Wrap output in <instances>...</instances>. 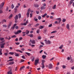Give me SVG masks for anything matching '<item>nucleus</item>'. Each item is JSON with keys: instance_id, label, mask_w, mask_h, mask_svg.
Returning <instances> with one entry per match:
<instances>
[{"instance_id": "obj_6", "label": "nucleus", "mask_w": 74, "mask_h": 74, "mask_svg": "<svg viewBox=\"0 0 74 74\" xmlns=\"http://www.w3.org/2000/svg\"><path fill=\"white\" fill-rule=\"evenodd\" d=\"M22 32V31L21 30H19L17 31L15 33V34H18L19 33H21Z\"/></svg>"}, {"instance_id": "obj_64", "label": "nucleus", "mask_w": 74, "mask_h": 74, "mask_svg": "<svg viewBox=\"0 0 74 74\" xmlns=\"http://www.w3.org/2000/svg\"><path fill=\"white\" fill-rule=\"evenodd\" d=\"M67 59L68 60H70V57H68L67 58Z\"/></svg>"}, {"instance_id": "obj_28", "label": "nucleus", "mask_w": 74, "mask_h": 74, "mask_svg": "<svg viewBox=\"0 0 74 74\" xmlns=\"http://www.w3.org/2000/svg\"><path fill=\"white\" fill-rule=\"evenodd\" d=\"M39 25L40 24L39 23H37L34 26H35V27H37V26H39Z\"/></svg>"}, {"instance_id": "obj_33", "label": "nucleus", "mask_w": 74, "mask_h": 74, "mask_svg": "<svg viewBox=\"0 0 74 74\" xmlns=\"http://www.w3.org/2000/svg\"><path fill=\"white\" fill-rule=\"evenodd\" d=\"M4 40V38H1V37L0 38V40L1 41H2L3 40Z\"/></svg>"}, {"instance_id": "obj_32", "label": "nucleus", "mask_w": 74, "mask_h": 74, "mask_svg": "<svg viewBox=\"0 0 74 74\" xmlns=\"http://www.w3.org/2000/svg\"><path fill=\"white\" fill-rule=\"evenodd\" d=\"M32 62H33L34 60V59H35V58L33 57V56H32Z\"/></svg>"}, {"instance_id": "obj_12", "label": "nucleus", "mask_w": 74, "mask_h": 74, "mask_svg": "<svg viewBox=\"0 0 74 74\" xmlns=\"http://www.w3.org/2000/svg\"><path fill=\"white\" fill-rule=\"evenodd\" d=\"M47 13H45L44 15H42V18H45V16H47Z\"/></svg>"}, {"instance_id": "obj_47", "label": "nucleus", "mask_w": 74, "mask_h": 74, "mask_svg": "<svg viewBox=\"0 0 74 74\" xmlns=\"http://www.w3.org/2000/svg\"><path fill=\"white\" fill-rule=\"evenodd\" d=\"M43 47V46L42 45H40L39 46V48H41Z\"/></svg>"}, {"instance_id": "obj_57", "label": "nucleus", "mask_w": 74, "mask_h": 74, "mask_svg": "<svg viewBox=\"0 0 74 74\" xmlns=\"http://www.w3.org/2000/svg\"><path fill=\"white\" fill-rule=\"evenodd\" d=\"M21 40H22V37L19 38V40L20 41H21Z\"/></svg>"}, {"instance_id": "obj_7", "label": "nucleus", "mask_w": 74, "mask_h": 74, "mask_svg": "<svg viewBox=\"0 0 74 74\" xmlns=\"http://www.w3.org/2000/svg\"><path fill=\"white\" fill-rule=\"evenodd\" d=\"M66 27L67 29L68 30H69L70 29V25H69V24H68L66 26Z\"/></svg>"}, {"instance_id": "obj_21", "label": "nucleus", "mask_w": 74, "mask_h": 74, "mask_svg": "<svg viewBox=\"0 0 74 74\" xmlns=\"http://www.w3.org/2000/svg\"><path fill=\"white\" fill-rule=\"evenodd\" d=\"M18 18L19 19H20V18H22V17H21V14L19 13L18 15Z\"/></svg>"}, {"instance_id": "obj_31", "label": "nucleus", "mask_w": 74, "mask_h": 74, "mask_svg": "<svg viewBox=\"0 0 74 74\" xmlns=\"http://www.w3.org/2000/svg\"><path fill=\"white\" fill-rule=\"evenodd\" d=\"M14 5L13 4H12L11 5L12 9H13V8H14Z\"/></svg>"}, {"instance_id": "obj_2", "label": "nucleus", "mask_w": 74, "mask_h": 74, "mask_svg": "<svg viewBox=\"0 0 74 74\" xmlns=\"http://www.w3.org/2000/svg\"><path fill=\"white\" fill-rule=\"evenodd\" d=\"M40 60L39 59H36L35 60L34 64L35 66H37V65L39 63Z\"/></svg>"}, {"instance_id": "obj_37", "label": "nucleus", "mask_w": 74, "mask_h": 74, "mask_svg": "<svg viewBox=\"0 0 74 74\" xmlns=\"http://www.w3.org/2000/svg\"><path fill=\"white\" fill-rule=\"evenodd\" d=\"M42 58L43 59L45 58H46V55H45V56L43 55L42 56Z\"/></svg>"}, {"instance_id": "obj_5", "label": "nucleus", "mask_w": 74, "mask_h": 74, "mask_svg": "<svg viewBox=\"0 0 74 74\" xmlns=\"http://www.w3.org/2000/svg\"><path fill=\"white\" fill-rule=\"evenodd\" d=\"M4 2H2L1 4L0 5V9H2V8L4 6Z\"/></svg>"}, {"instance_id": "obj_17", "label": "nucleus", "mask_w": 74, "mask_h": 74, "mask_svg": "<svg viewBox=\"0 0 74 74\" xmlns=\"http://www.w3.org/2000/svg\"><path fill=\"white\" fill-rule=\"evenodd\" d=\"M34 7L38 8L39 7V5L38 4H34Z\"/></svg>"}, {"instance_id": "obj_60", "label": "nucleus", "mask_w": 74, "mask_h": 74, "mask_svg": "<svg viewBox=\"0 0 74 74\" xmlns=\"http://www.w3.org/2000/svg\"><path fill=\"white\" fill-rule=\"evenodd\" d=\"M71 69L72 70H74V66L71 67Z\"/></svg>"}, {"instance_id": "obj_13", "label": "nucleus", "mask_w": 74, "mask_h": 74, "mask_svg": "<svg viewBox=\"0 0 74 74\" xmlns=\"http://www.w3.org/2000/svg\"><path fill=\"white\" fill-rule=\"evenodd\" d=\"M14 61V59H10L9 60H8L7 61V62H10H10H12V61Z\"/></svg>"}, {"instance_id": "obj_40", "label": "nucleus", "mask_w": 74, "mask_h": 74, "mask_svg": "<svg viewBox=\"0 0 74 74\" xmlns=\"http://www.w3.org/2000/svg\"><path fill=\"white\" fill-rule=\"evenodd\" d=\"M73 3V1H70L69 2V5H71V4H72Z\"/></svg>"}, {"instance_id": "obj_46", "label": "nucleus", "mask_w": 74, "mask_h": 74, "mask_svg": "<svg viewBox=\"0 0 74 74\" xmlns=\"http://www.w3.org/2000/svg\"><path fill=\"white\" fill-rule=\"evenodd\" d=\"M66 19H63L62 20V21L63 22H66Z\"/></svg>"}, {"instance_id": "obj_30", "label": "nucleus", "mask_w": 74, "mask_h": 74, "mask_svg": "<svg viewBox=\"0 0 74 74\" xmlns=\"http://www.w3.org/2000/svg\"><path fill=\"white\" fill-rule=\"evenodd\" d=\"M7 22V20H5V19L3 20L2 21V22L3 23V22Z\"/></svg>"}, {"instance_id": "obj_3", "label": "nucleus", "mask_w": 74, "mask_h": 74, "mask_svg": "<svg viewBox=\"0 0 74 74\" xmlns=\"http://www.w3.org/2000/svg\"><path fill=\"white\" fill-rule=\"evenodd\" d=\"M2 42H1L0 43V45L1 46V48H3L4 47V45L5 44V43H2Z\"/></svg>"}, {"instance_id": "obj_42", "label": "nucleus", "mask_w": 74, "mask_h": 74, "mask_svg": "<svg viewBox=\"0 0 74 74\" xmlns=\"http://www.w3.org/2000/svg\"><path fill=\"white\" fill-rule=\"evenodd\" d=\"M3 26L4 27H7V25H3Z\"/></svg>"}, {"instance_id": "obj_29", "label": "nucleus", "mask_w": 74, "mask_h": 74, "mask_svg": "<svg viewBox=\"0 0 74 74\" xmlns=\"http://www.w3.org/2000/svg\"><path fill=\"white\" fill-rule=\"evenodd\" d=\"M9 54H10V55H14V52H10L9 53Z\"/></svg>"}, {"instance_id": "obj_26", "label": "nucleus", "mask_w": 74, "mask_h": 74, "mask_svg": "<svg viewBox=\"0 0 74 74\" xmlns=\"http://www.w3.org/2000/svg\"><path fill=\"white\" fill-rule=\"evenodd\" d=\"M16 36L15 35L11 36V38H16Z\"/></svg>"}, {"instance_id": "obj_15", "label": "nucleus", "mask_w": 74, "mask_h": 74, "mask_svg": "<svg viewBox=\"0 0 74 74\" xmlns=\"http://www.w3.org/2000/svg\"><path fill=\"white\" fill-rule=\"evenodd\" d=\"M28 36H29L30 37L32 38L33 37V34H31L30 35H28Z\"/></svg>"}, {"instance_id": "obj_9", "label": "nucleus", "mask_w": 74, "mask_h": 74, "mask_svg": "<svg viewBox=\"0 0 74 74\" xmlns=\"http://www.w3.org/2000/svg\"><path fill=\"white\" fill-rule=\"evenodd\" d=\"M14 55L15 56H16L17 57H19V54L16 53H14Z\"/></svg>"}, {"instance_id": "obj_41", "label": "nucleus", "mask_w": 74, "mask_h": 74, "mask_svg": "<svg viewBox=\"0 0 74 74\" xmlns=\"http://www.w3.org/2000/svg\"><path fill=\"white\" fill-rule=\"evenodd\" d=\"M24 68H25V66H23L22 67H21L20 68V70L21 71L22 70V69H23Z\"/></svg>"}, {"instance_id": "obj_34", "label": "nucleus", "mask_w": 74, "mask_h": 74, "mask_svg": "<svg viewBox=\"0 0 74 74\" xmlns=\"http://www.w3.org/2000/svg\"><path fill=\"white\" fill-rule=\"evenodd\" d=\"M38 18L39 20H41V17L40 16H39L38 17Z\"/></svg>"}, {"instance_id": "obj_38", "label": "nucleus", "mask_w": 74, "mask_h": 74, "mask_svg": "<svg viewBox=\"0 0 74 74\" xmlns=\"http://www.w3.org/2000/svg\"><path fill=\"white\" fill-rule=\"evenodd\" d=\"M32 16H33V14L32 13H30V18H32Z\"/></svg>"}, {"instance_id": "obj_1", "label": "nucleus", "mask_w": 74, "mask_h": 74, "mask_svg": "<svg viewBox=\"0 0 74 74\" xmlns=\"http://www.w3.org/2000/svg\"><path fill=\"white\" fill-rule=\"evenodd\" d=\"M45 42L46 43V44H51L52 43V42L51 41L48 40H45Z\"/></svg>"}, {"instance_id": "obj_49", "label": "nucleus", "mask_w": 74, "mask_h": 74, "mask_svg": "<svg viewBox=\"0 0 74 74\" xmlns=\"http://www.w3.org/2000/svg\"><path fill=\"white\" fill-rule=\"evenodd\" d=\"M3 12V10H0V14H2Z\"/></svg>"}, {"instance_id": "obj_8", "label": "nucleus", "mask_w": 74, "mask_h": 74, "mask_svg": "<svg viewBox=\"0 0 74 74\" xmlns=\"http://www.w3.org/2000/svg\"><path fill=\"white\" fill-rule=\"evenodd\" d=\"M12 22H10L9 23L8 25V28H10V26H11V25H12Z\"/></svg>"}, {"instance_id": "obj_19", "label": "nucleus", "mask_w": 74, "mask_h": 74, "mask_svg": "<svg viewBox=\"0 0 74 74\" xmlns=\"http://www.w3.org/2000/svg\"><path fill=\"white\" fill-rule=\"evenodd\" d=\"M3 54L2 53V49L0 48V55H1Z\"/></svg>"}, {"instance_id": "obj_18", "label": "nucleus", "mask_w": 74, "mask_h": 74, "mask_svg": "<svg viewBox=\"0 0 74 74\" xmlns=\"http://www.w3.org/2000/svg\"><path fill=\"white\" fill-rule=\"evenodd\" d=\"M63 45H61L60 47H59V49H62V48L63 47Z\"/></svg>"}, {"instance_id": "obj_55", "label": "nucleus", "mask_w": 74, "mask_h": 74, "mask_svg": "<svg viewBox=\"0 0 74 74\" xmlns=\"http://www.w3.org/2000/svg\"><path fill=\"white\" fill-rule=\"evenodd\" d=\"M52 24H50V25H49L48 26V27H52Z\"/></svg>"}, {"instance_id": "obj_61", "label": "nucleus", "mask_w": 74, "mask_h": 74, "mask_svg": "<svg viewBox=\"0 0 74 74\" xmlns=\"http://www.w3.org/2000/svg\"><path fill=\"white\" fill-rule=\"evenodd\" d=\"M40 44H42V45H44V43L42 42H40Z\"/></svg>"}, {"instance_id": "obj_51", "label": "nucleus", "mask_w": 74, "mask_h": 74, "mask_svg": "<svg viewBox=\"0 0 74 74\" xmlns=\"http://www.w3.org/2000/svg\"><path fill=\"white\" fill-rule=\"evenodd\" d=\"M30 9L29 8L27 11V12H29V13H30Z\"/></svg>"}, {"instance_id": "obj_44", "label": "nucleus", "mask_w": 74, "mask_h": 74, "mask_svg": "<svg viewBox=\"0 0 74 74\" xmlns=\"http://www.w3.org/2000/svg\"><path fill=\"white\" fill-rule=\"evenodd\" d=\"M56 32V31H53L51 32V34H52V33H54Z\"/></svg>"}, {"instance_id": "obj_48", "label": "nucleus", "mask_w": 74, "mask_h": 74, "mask_svg": "<svg viewBox=\"0 0 74 74\" xmlns=\"http://www.w3.org/2000/svg\"><path fill=\"white\" fill-rule=\"evenodd\" d=\"M41 37L40 36H38V39H39V40H41Z\"/></svg>"}, {"instance_id": "obj_62", "label": "nucleus", "mask_w": 74, "mask_h": 74, "mask_svg": "<svg viewBox=\"0 0 74 74\" xmlns=\"http://www.w3.org/2000/svg\"><path fill=\"white\" fill-rule=\"evenodd\" d=\"M36 12L37 14H39V12L38 11H36Z\"/></svg>"}, {"instance_id": "obj_14", "label": "nucleus", "mask_w": 74, "mask_h": 74, "mask_svg": "<svg viewBox=\"0 0 74 74\" xmlns=\"http://www.w3.org/2000/svg\"><path fill=\"white\" fill-rule=\"evenodd\" d=\"M14 62L13 61L12 62H9V64L10 65H12V64H14Z\"/></svg>"}, {"instance_id": "obj_23", "label": "nucleus", "mask_w": 74, "mask_h": 74, "mask_svg": "<svg viewBox=\"0 0 74 74\" xmlns=\"http://www.w3.org/2000/svg\"><path fill=\"white\" fill-rule=\"evenodd\" d=\"M44 28V26L41 25L40 27H39V29H43Z\"/></svg>"}, {"instance_id": "obj_10", "label": "nucleus", "mask_w": 74, "mask_h": 74, "mask_svg": "<svg viewBox=\"0 0 74 74\" xmlns=\"http://www.w3.org/2000/svg\"><path fill=\"white\" fill-rule=\"evenodd\" d=\"M7 74H12V70L11 69L8 72Z\"/></svg>"}, {"instance_id": "obj_22", "label": "nucleus", "mask_w": 74, "mask_h": 74, "mask_svg": "<svg viewBox=\"0 0 74 74\" xmlns=\"http://www.w3.org/2000/svg\"><path fill=\"white\" fill-rule=\"evenodd\" d=\"M30 13H29V12H27V14H26V15L27 16V17L29 18V14Z\"/></svg>"}, {"instance_id": "obj_39", "label": "nucleus", "mask_w": 74, "mask_h": 74, "mask_svg": "<svg viewBox=\"0 0 74 74\" xmlns=\"http://www.w3.org/2000/svg\"><path fill=\"white\" fill-rule=\"evenodd\" d=\"M57 20H58L59 21H62V20L61 19V18H58L57 19Z\"/></svg>"}, {"instance_id": "obj_36", "label": "nucleus", "mask_w": 74, "mask_h": 74, "mask_svg": "<svg viewBox=\"0 0 74 74\" xmlns=\"http://www.w3.org/2000/svg\"><path fill=\"white\" fill-rule=\"evenodd\" d=\"M27 32H26V34H28L29 33V32H30L29 31H28L27 30H26Z\"/></svg>"}, {"instance_id": "obj_4", "label": "nucleus", "mask_w": 74, "mask_h": 74, "mask_svg": "<svg viewBox=\"0 0 74 74\" xmlns=\"http://www.w3.org/2000/svg\"><path fill=\"white\" fill-rule=\"evenodd\" d=\"M48 67H49V69H52L53 67V65H52V64L50 63L49 64Z\"/></svg>"}, {"instance_id": "obj_35", "label": "nucleus", "mask_w": 74, "mask_h": 74, "mask_svg": "<svg viewBox=\"0 0 74 74\" xmlns=\"http://www.w3.org/2000/svg\"><path fill=\"white\" fill-rule=\"evenodd\" d=\"M26 54L28 56H30V53H29L27 52H25Z\"/></svg>"}, {"instance_id": "obj_53", "label": "nucleus", "mask_w": 74, "mask_h": 74, "mask_svg": "<svg viewBox=\"0 0 74 74\" xmlns=\"http://www.w3.org/2000/svg\"><path fill=\"white\" fill-rule=\"evenodd\" d=\"M15 44H16V45H19V43L18 42H16L15 43Z\"/></svg>"}, {"instance_id": "obj_54", "label": "nucleus", "mask_w": 74, "mask_h": 74, "mask_svg": "<svg viewBox=\"0 0 74 74\" xmlns=\"http://www.w3.org/2000/svg\"><path fill=\"white\" fill-rule=\"evenodd\" d=\"M21 51H25V48H22Z\"/></svg>"}, {"instance_id": "obj_45", "label": "nucleus", "mask_w": 74, "mask_h": 74, "mask_svg": "<svg viewBox=\"0 0 74 74\" xmlns=\"http://www.w3.org/2000/svg\"><path fill=\"white\" fill-rule=\"evenodd\" d=\"M22 58L23 59H25V57L24 56H22Z\"/></svg>"}, {"instance_id": "obj_58", "label": "nucleus", "mask_w": 74, "mask_h": 74, "mask_svg": "<svg viewBox=\"0 0 74 74\" xmlns=\"http://www.w3.org/2000/svg\"><path fill=\"white\" fill-rule=\"evenodd\" d=\"M25 62L24 60L22 59L21 60V62Z\"/></svg>"}, {"instance_id": "obj_50", "label": "nucleus", "mask_w": 74, "mask_h": 74, "mask_svg": "<svg viewBox=\"0 0 74 74\" xmlns=\"http://www.w3.org/2000/svg\"><path fill=\"white\" fill-rule=\"evenodd\" d=\"M6 11H8V7H7V8L6 9Z\"/></svg>"}, {"instance_id": "obj_24", "label": "nucleus", "mask_w": 74, "mask_h": 74, "mask_svg": "<svg viewBox=\"0 0 74 74\" xmlns=\"http://www.w3.org/2000/svg\"><path fill=\"white\" fill-rule=\"evenodd\" d=\"M16 51L17 52H20V53H23V51H22L21 50H16Z\"/></svg>"}, {"instance_id": "obj_27", "label": "nucleus", "mask_w": 74, "mask_h": 74, "mask_svg": "<svg viewBox=\"0 0 74 74\" xmlns=\"http://www.w3.org/2000/svg\"><path fill=\"white\" fill-rule=\"evenodd\" d=\"M40 8L42 10H43V9L45 10V7H44V6H42Z\"/></svg>"}, {"instance_id": "obj_20", "label": "nucleus", "mask_w": 74, "mask_h": 74, "mask_svg": "<svg viewBox=\"0 0 74 74\" xmlns=\"http://www.w3.org/2000/svg\"><path fill=\"white\" fill-rule=\"evenodd\" d=\"M12 16H13V15H12V14H11V15H10L9 17V19H11V18H12Z\"/></svg>"}, {"instance_id": "obj_16", "label": "nucleus", "mask_w": 74, "mask_h": 74, "mask_svg": "<svg viewBox=\"0 0 74 74\" xmlns=\"http://www.w3.org/2000/svg\"><path fill=\"white\" fill-rule=\"evenodd\" d=\"M31 42L32 44H34L35 42H36V41L34 40H32Z\"/></svg>"}, {"instance_id": "obj_43", "label": "nucleus", "mask_w": 74, "mask_h": 74, "mask_svg": "<svg viewBox=\"0 0 74 74\" xmlns=\"http://www.w3.org/2000/svg\"><path fill=\"white\" fill-rule=\"evenodd\" d=\"M62 67L63 69H65L66 68V65H63Z\"/></svg>"}, {"instance_id": "obj_25", "label": "nucleus", "mask_w": 74, "mask_h": 74, "mask_svg": "<svg viewBox=\"0 0 74 74\" xmlns=\"http://www.w3.org/2000/svg\"><path fill=\"white\" fill-rule=\"evenodd\" d=\"M56 5H55L53 7L52 9H53V10H54V9H56Z\"/></svg>"}, {"instance_id": "obj_59", "label": "nucleus", "mask_w": 74, "mask_h": 74, "mask_svg": "<svg viewBox=\"0 0 74 74\" xmlns=\"http://www.w3.org/2000/svg\"><path fill=\"white\" fill-rule=\"evenodd\" d=\"M14 10H15V13H16L17 12V9L16 8H14Z\"/></svg>"}, {"instance_id": "obj_52", "label": "nucleus", "mask_w": 74, "mask_h": 74, "mask_svg": "<svg viewBox=\"0 0 74 74\" xmlns=\"http://www.w3.org/2000/svg\"><path fill=\"white\" fill-rule=\"evenodd\" d=\"M18 26H16L15 27V29H18Z\"/></svg>"}, {"instance_id": "obj_63", "label": "nucleus", "mask_w": 74, "mask_h": 74, "mask_svg": "<svg viewBox=\"0 0 74 74\" xmlns=\"http://www.w3.org/2000/svg\"><path fill=\"white\" fill-rule=\"evenodd\" d=\"M44 32L45 33H46L47 32V29H45L44 31Z\"/></svg>"}, {"instance_id": "obj_11", "label": "nucleus", "mask_w": 74, "mask_h": 74, "mask_svg": "<svg viewBox=\"0 0 74 74\" xmlns=\"http://www.w3.org/2000/svg\"><path fill=\"white\" fill-rule=\"evenodd\" d=\"M15 20H17L18 19V16L16 15L14 17Z\"/></svg>"}, {"instance_id": "obj_56", "label": "nucleus", "mask_w": 74, "mask_h": 74, "mask_svg": "<svg viewBox=\"0 0 74 74\" xmlns=\"http://www.w3.org/2000/svg\"><path fill=\"white\" fill-rule=\"evenodd\" d=\"M39 32H40V30L39 29L38 30L36 31L37 33H39Z\"/></svg>"}]
</instances>
